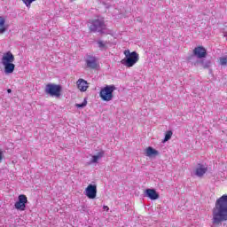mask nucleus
Wrapping results in <instances>:
<instances>
[{
  "label": "nucleus",
  "instance_id": "5701e85b",
  "mask_svg": "<svg viewBox=\"0 0 227 227\" xmlns=\"http://www.w3.org/2000/svg\"><path fill=\"white\" fill-rule=\"evenodd\" d=\"M103 209L106 210V212H109V207H107V206H104Z\"/></svg>",
  "mask_w": 227,
  "mask_h": 227
},
{
  "label": "nucleus",
  "instance_id": "0eeeda50",
  "mask_svg": "<svg viewBox=\"0 0 227 227\" xmlns=\"http://www.w3.org/2000/svg\"><path fill=\"white\" fill-rule=\"evenodd\" d=\"M26 203H27V197H26L24 194H21L18 197V201L15 202L14 207L16 210L24 212V210H26Z\"/></svg>",
  "mask_w": 227,
  "mask_h": 227
},
{
  "label": "nucleus",
  "instance_id": "9d476101",
  "mask_svg": "<svg viewBox=\"0 0 227 227\" xmlns=\"http://www.w3.org/2000/svg\"><path fill=\"white\" fill-rule=\"evenodd\" d=\"M84 192L89 200H95L97 198V184H89Z\"/></svg>",
  "mask_w": 227,
  "mask_h": 227
},
{
  "label": "nucleus",
  "instance_id": "39448f33",
  "mask_svg": "<svg viewBox=\"0 0 227 227\" xmlns=\"http://www.w3.org/2000/svg\"><path fill=\"white\" fill-rule=\"evenodd\" d=\"M61 85L48 83L45 87V93L50 97H56L59 98L61 97Z\"/></svg>",
  "mask_w": 227,
  "mask_h": 227
},
{
  "label": "nucleus",
  "instance_id": "412c9836",
  "mask_svg": "<svg viewBox=\"0 0 227 227\" xmlns=\"http://www.w3.org/2000/svg\"><path fill=\"white\" fill-rule=\"evenodd\" d=\"M87 105H88V101H86V99H84L82 103L76 104L75 106L78 108H82V107H86Z\"/></svg>",
  "mask_w": 227,
  "mask_h": 227
},
{
  "label": "nucleus",
  "instance_id": "f3484780",
  "mask_svg": "<svg viewBox=\"0 0 227 227\" xmlns=\"http://www.w3.org/2000/svg\"><path fill=\"white\" fill-rule=\"evenodd\" d=\"M98 45L101 51L107 49V47L106 46V43H104V41H101V40L98 41Z\"/></svg>",
  "mask_w": 227,
  "mask_h": 227
},
{
  "label": "nucleus",
  "instance_id": "f8f14e48",
  "mask_svg": "<svg viewBox=\"0 0 227 227\" xmlns=\"http://www.w3.org/2000/svg\"><path fill=\"white\" fill-rule=\"evenodd\" d=\"M76 86L78 88V90H80V91H87L88 88H90V83H88V82L82 78L78 79V81L76 82Z\"/></svg>",
  "mask_w": 227,
  "mask_h": 227
},
{
  "label": "nucleus",
  "instance_id": "dca6fc26",
  "mask_svg": "<svg viewBox=\"0 0 227 227\" xmlns=\"http://www.w3.org/2000/svg\"><path fill=\"white\" fill-rule=\"evenodd\" d=\"M6 20L4 17L0 16V35H4V33H6Z\"/></svg>",
  "mask_w": 227,
  "mask_h": 227
},
{
  "label": "nucleus",
  "instance_id": "4be33fe9",
  "mask_svg": "<svg viewBox=\"0 0 227 227\" xmlns=\"http://www.w3.org/2000/svg\"><path fill=\"white\" fill-rule=\"evenodd\" d=\"M33 2H35V0H23L24 4L27 7L31 6V3Z\"/></svg>",
  "mask_w": 227,
  "mask_h": 227
},
{
  "label": "nucleus",
  "instance_id": "6e6552de",
  "mask_svg": "<svg viewBox=\"0 0 227 227\" xmlns=\"http://www.w3.org/2000/svg\"><path fill=\"white\" fill-rule=\"evenodd\" d=\"M87 68L97 70L98 68V59L95 56L88 55L85 59Z\"/></svg>",
  "mask_w": 227,
  "mask_h": 227
},
{
  "label": "nucleus",
  "instance_id": "f257e3e1",
  "mask_svg": "<svg viewBox=\"0 0 227 227\" xmlns=\"http://www.w3.org/2000/svg\"><path fill=\"white\" fill-rule=\"evenodd\" d=\"M227 221V194L218 198L212 209V223L219 225Z\"/></svg>",
  "mask_w": 227,
  "mask_h": 227
},
{
  "label": "nucleus",
  "instance_id": "7ed1b4c3",
  "mask_svg": "<svg viewBox=\"0 0 227 227\" xmlns=\"http://www.w3.org/2000/svg\"><path fill=\"white\" fill-rule=\"evenodd\" d=\"M123 54L125 58L121 60V63L127 68H132L139 61V54L137 51L130 52V50H125Z\"/></svg>",
  "mask_w": 227,
  "mask_h": 227
},
{
  "label": "nucleus",
  "instance_id": "b1692460",
  "mask_svg": "<svg viewBox=\"0 0 227 227\" xmlns=\"http://www.w3.org/2000/svg\"><path fill=\"white\" fill-rule=\"evenodd\" d=\"M0 160H3V152L0 150Z\"/></svg>",
  "mask_w": 227,
  "mask_h": 227
},
{
  "label": "nucleus",
  "instance_id": "a211bd4d",
  "mask_svg": "<svg viewBox=\"0 0 227 227\" xmlns=\"http://www.w3.org/2000/svg\"><path fill=\"white\" fill-rule=\"evenodd\" d=\"M171 136H173V131H167L165 134L164 143H166V141H169V139H171Z\"/></svg>",
  "mask_w": 227,
  "mask_h": 227
},
{
  "label": "nucleus",
  "instance_id": "2eb2a0df",
  "mask_svg": "<svg viewBox=\"0 0 227 227\" xmlns=\"http://www.w3.org/2000/svg\"><path fill=\"white\" fill-rule=\"evenodd\" d=\"M104 157V151L99 152L96 155L92 156V159L90 160V164H97L100 159Z\"/></svg>",
  "mask_w": 227,
  "mask_h": 227
},
{
  "label": "nucleus",
  "instance_id": "4468645a",
  "mask_svg": "<svg viewBox=\"0 0 227 227\" xmlns=\"http://www.w3.org/2000/svg\"><path fill=\"white\" fill-rule=\"evenodd\" d=\"M146 157H157L159 155V151L153 149V147L149 146L145 149Z\"/></svg>",
  "mask_w": 227,
  "mask_h": 227
},
{
  "label": "nucleus",
  "instance_id": "ddd939ff",
  "mask_svg": "<svg viewBox=\"0 0 227 227\" xmlns=\"http://www.w3.org/2000/svg\"><path fill=\"white\" fill-rule=\"evenodd\" d=\"M145 196L149 200H159V193L157 192V191H155L153 189H146Z\"/></svg>",
  "mask_w": 227,
  "mask_h": 227
},
{
  "label": "nucleus",
  "instance_id": "6ab92c4d",
  "mask_svg": "<svg viewBox=\"0 0 227 227\" xmlns=\"http://www.w3.org/2000/svg\"><path fill=\"white\" fill-rule=\"evenodd\" d=\"M201 65L204 68H208L210 67L209 60H201Z\"/></svg>",
  "mask_w": 227,
  "mask_h": 227
},
{
  "label": "nucleus",
  "instance_id": "aec40b11",
  "mask_svg": "<svg viewBox=\"0 0 227 227\" xmlns=\"http://www.w3.org/2000/svg\"><path fill=\"white\" fill-rule=\"evenodd\" d=\"M220 65H222V67H226V65H227V58H225V57L220 58Z\"/></svg>",
  "mask_w": 227,
  "mask_h": 227
},
{
  "label": "nucleus",
  "instance_id": "f03ea898",
  "mask_svg": "<svg viewBox=\"0 0 227 227\" xmlns=\"http://www.w3.org/2000/svg\"><path fill=\"white\" fill-rule=\"evenodd\" d=\"M13 61H15V56H13L12 51H6L2 55L1 63L4 67V74H8L15 72V64H13Z\"/></svg>",
  "mask_w": 227,
  "mask_h": 227
},
{
  "label": "nucleus",
  "instance_id": "20e7f679",
  "mask_svg": "<svg viewBox=\"0 0 227 227\" xmlns=\"http://www.w3.org/2000/svg\"><path fill=\"white\" fill-rule=\"evenodd\" d=\"M116 86L114 85H106L101 89L99 92V97L105 102H111L113 100V93L115 91Z\"/></svg>",
  "mask_w": 227,
  "mask_h": 227
},
{
  "label": "nucleus",
  "instance_id": "393cba45",
  "mask_svg": "<svg viewBox=\"0 0 227 227\" xmlns=\"http://www.w3.org/2000/svg\"><path fill=\"white\" fill-rule=\"evenodd\" d=\"M7 92H8V93H12V89H8V90H7Z\"/></svg>",
  "mask_w": 227,
  "mask_h": 227
},
{
  "label": "nucleus",
  "instance_id": "423d86ee",
  "mask_svg": "<svg viewBox=\"0 0 227 227\" xmlns=\"http://www.w3.org/2000/svg\"><path fill=\"white\" fill-rule=\"evenodd\" d=\"M90 30L92 31V33H102L104 29H106V24L104 23V20H94L91 22H90Z\"/></svg>",
  "mask_w": 227,
  "mask_h": 227
},
{
  "label": "nucleus",
  "instance_id": "9b49d317",
  "mask_svg": "<svg viewBox=\"0 0 227 227\" xmlns=\"http://www.w3.org/2000/svg\"><path fill=\"white\" fill-rule=\"evenodd\" d=\"M193 54L199 59L207 58V50L203 46H198L193 50Z\"/></svg>",
  "mask_w": 227,
  "mask_h": 227
},
{
  "label": "nucleus",
  "instance_id": "1a4fd4ad",
  "mask_svg": "<svg viewBox=\"0 0 227 227\" xmlns=\"http://www.w3.org/2000/svg\"><path fill=\"white\" fill-rule=\"evenodd\" d=\"M208 171V167L205 164L199 163L195 169L193 170V175L195 176H198L199 178H201Z\"/></svg>",
  "mask_w": 227,
  "mask_h": 227
}]
</instances>
